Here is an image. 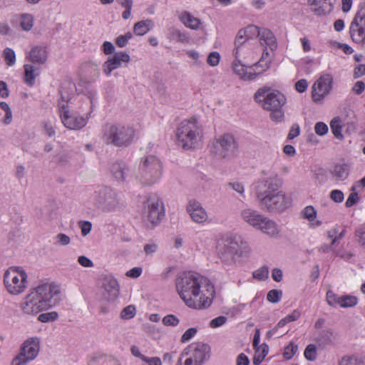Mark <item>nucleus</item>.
<instances>
[{"mask_svg":"<svg viewBox=\"0 0 365 365\" xmlns=\"http://www.w3.org/2000/svg\"><path fill=\"white\" fill-rule=\"evenodd\" d=\"M241 216L245 222L255 228H257L264 217L258 211L250 208L243 210Z\"/></svg>","mask_w":365,"mask_h":365,"instance_id":"393cba45","label":"nucleus"},{"mask_svg":"<svg viewBox=\"0 0 365 365\" xmlns=\"http://www.w3.org/2000/svg\"><path fill=\"white\" fill-rule=\"evenodd\" d=\"M60 113L63 124L71 130H80L87 123V119L71 114L68 106L60 103Z\"/></svg>","mask_w":365,"mask_h":365,"instance_id":"2eb2a0df","label":"nucleus"},{"mask_svg":"<svg viewBox=\"0 0 365 365\" xmlns=\"http://www.w3.org/2000/svg\"><path fill=\"white\" fill-rule=\"evenodd\" d=\"M268 269L262 267L253 272V277L259 280H264L268 277Z\"/></svg>","mask_w":365,"mask_h":365,"instance_id":"603ef678","label":"nucleus"},{"mask_svg":"<svg viewBox=\"0 0 365 365\" xmlns=\"http://www.w3.org/2000/svg\"><path fill=\"white\" fill-rule=\"evenodd\" d=\"M308 3L312 6L318 7L315 9L317 14H321L327 9V6L322 2H320V0H308Z\"/></svg>","mask_w":365,"mask_h":365,"instance_id":"0e129e2a","label":"nucleus"},{"mask_svg":"<svg viewBox=\"0 0 365 365\" xmlns=\"http://www.w3.org/2000/svg\"><path fill=\"white\" fill-rule=\"evenodd\" d=\"M58 317V314L56 312H51L47 313H43L41 314L38 317V320L41 322H53L56 320Z\"/></svg>","mask_w":365,"mask_h":365,"instance_id":"a18cd8bd","label":"nucleus"},{"mask_svg":"<svg viewBox=\"0 0 365 365\" xmlns=\"http://www.w3.org/2000/svg\"><path fill=\"white\" fill-rule=\"evenodd\" d=\"M102 296L108 302H114L119 295L120 287L118 281L111 275L101 278Z\"/></svg>","mask_w":365,"mask_h":365,"instance_id":"f3484780","label":"nucleus"},{"mask_svg":"<svg viewBox=\"0 0 365 365\" xmlns=\"http://www.w3.org/2000/svg\"><path fill=\"white\" fill-rule=\"evenodd\" d=\"M302 216L309 222H313L317 217V211L313 206H307L302 210Z\"/></svg>","mask_w":365,"mask_h":365,"instance_id":"ea45409f","label":"nucleus"},{"mask_svg":"<svg viewBox=\"0 0 365 365\" xmlns=\"http://www.w3.org/2000/svg\"><path fill=\"white\" fill-rule=\"evenodd\" d=\"M330 128L334 135L336 138L341 139L343 138V135L341 133L342 126L341 125L340 118L336 117L333 118L330 123Z\"/></svg>","mask_w":365,"mask_h":365,"instance_id":"e433bc0d","label":"nucleus"},{"mask_svg":"<svg viewBox=\"0 0 365 365\" xmlns=\"http://www.w3.org/2000/svg\"><path fill=\"white\" fill-rule=\"evenodd\" d=\"M359 200V195L356 190H352V192L349 195L347 198L345 205L347 207H350L354 205Z\"/></svg>","mask_w":365,"mask_h":365,"instance_id":"680f3d73","label":"nucleus"},{"mask_svg":"<svg viewBox=\"0 0 365 365\" xmlns=\"http://www.w3.org/2000/svg\"><path fill=\"white\" fill-rule=\"evenodd\" d=\"M180 19L186 27L193 30L199 29L201 25V21L199 19L186 11L180 15Z\"/></svg>","mask_w":365,"mask_h":365,"instance_id":"c85d7f7f","label":"nucleus"},{"mask_svg":"<svg viewBox=\"0 0 365 365\" xmlns=\"http://www.w3.org/2000/svg\"><path fill=\"white\" fill-rule=\"evenodd\" d=\"M242 31L245 32V34L247 36V37L249 38H252L254 36H259L261 31L259 27L254 26V25H250L247 27H246L245 29H242Z\"/></svg>","mask_w":365,"mask_h":365,"instance_id":"c03bdc74","label":"nucleus"},{"mask_svg":"<svg viewBox=\"0 0 365 365\" xmlns=\"http://www.w3.org/2000/svg\"><path fill=\"white\" fill-rule=\"evenodd\" d=\"M282 291L278 289H272L267 293V300L272 303H277L280 301L282 297Z\"/></svg>","mask_w":365,"mask_h":365,"instance_id":"8fccbe9b","label":"nucleus"},{"mask_svg":"<svg viewBox=\"0 0 365 365\" xmlns=\"http://www.w3.org/2000/svg\"><path fill=\"white\" fill-rule=\"evenodd\" d=\"M217 249L223 259H227L229 256L242 255V251L250 252L247 243L240 236L236 235L227 236L222 240V243L218 244Z\"/></svg>","mask_w":365,"mask_h":365,"instance_id":"1a4fd4ad","label":"nucleus"},{"mask_svg":"<svg viewBox=\"0 0 365 365\" xmlns=\"http://www.w3.org/2000/svg\"><path fill=\"white\" fill-rule=\"evenodd\" d=\"M248 38L245 34L242 29L240 30L235 40V48H236V53L240 54V52L247 51V41Z\"/></svg>","mask_w":365,"mask_h":365,"instance_id":"c756f323","label":"nucleus"},{"mask_svg":"<svg viewBox=\"0 0 365 365\" xmlns=\"http://www.w3.org/2000/svg\"><path fill=\"white\" fill-rule=\"evenodd\" d=\"M259 38L262 45L268 46L272 51L277 48L276 38L270 30L262 29Z\"/></svg>","mask_w":365,"mask_h":365,"instance_id":"cd10ccee","label":"nucleus"},{"mask_svg":"<svg viewBox=\"0 0 365 365\" xmlns=\"http://www.w3.org/2000/svg\"><path fill=\"white\" fill-rule=\"evenodd\" d=\"M333 78L330 74H324L312 86V98L315 102L323 99L331 91Z\"/></svg>","mask_w":365,"mask_h":365,"instance_id":"dca6fc26","label":"nucleus"},{"mask_svg":"<svg viewBox=\"0 0 365 365\" xmlns=\"http://www.w3.org/2000/svg\"><path fill=\"white\" fill-rule=\"evenodd\" d=\"M298 350L297 345L294 344L292 342H290L284 349V351L283 353L284 357L286 359H292L296 352Z\"/></svg>","mask_w":365,"mask_h":365,"instance_id":"49530a36","label":"nucleus"},{"mask_svg":"<svg viewBox=\"0 0 365 365\" xmlns=\"http://www.w3.org/2000/svg\"><path fill=\"white\" fill-rule=\"evenodd\" d=\"M281 186L280 180L275 175H269L259 180L255 185L257 198L260 203L276 192Z\"/></svg>","mask_w":365,"mask_h":365,"instance_id":"9d476101","label":"nucleus"},{"mask_svg":"<svg viewBox=\"0 0 365 365\" xmlns=\"http://www.w3.org/2000/svg\"><path fill=\"white\" fill-rule=\"evenodd\" d=\"M328 126L323 122H318L314 125L315 133L321 136L324 135L328 132Z\"/></svg>","mask_w":365,"mask_h":365,"instance_id":"6e6d98bb","label":"nucleus"},{"mask_svg":"<svg viewBox=\"0 0 365 365\" xmlns=\"http://www.w3.org/2000/svg\"><path fill=\"white\" fill-rule=\"evenodd\" d=\"M259 204L264 209L269 211H283L290 205V200L283 192L279 191Z\"/></svg>","mask_w":365,"mask_h":365,"instance_id":"ddd939ff","label":"nucleus"},{"mask_svg":"<svg viewBox=\"0 0 365 365\" xmlns=\"http://www.w3.org/2000/svg\"><path fill=\"white\" fill-rule=\"evenodd\" d=\"M255 100L262 107L270 111L271 120L281 122L284 117L282 107L285 105L287 99L279 91L264 87L257 90L255 94Z\"/></svg>","mask_w":365,"mask_h":365,"instance_id":"f03ea898","label":"nucleus"},{"mask_svg":"<svg viewBox=\"0 0 365 365\" xmlns=\"http://www.w3.org/2000/svg\"><path fill=\"white\" fill-rule=\"evenodd\" d=\"M256 229L271 238H277L280 235V230L278 225L273 220L264 216Z\"/></svg>","mask_w":365,"mask_h":365,"instance_id":"412c9836","label":"nucleus"},{"mask_svg":"<svg viewBox=\"0 0 365 365\" xmlns=\"http://www.w3.org/2000/svg\"><path fill=\"white\" fill-rule=\"evenodd\" d=\"M358 303V298L353 295L341 296L339 306L342 308L352 307Z\"/></svg>","mask_w":365,"mask_h":365,"instance_id":"c9c22d12","label":"nucleus"},{"mask_svg":"<svg viewBox=\"0 0 365 365\" xmlns=\"http://www.w3.org/2000/svg\"><path fill=\"white\" fill-rule=\"evenodd\" d=\"M209 148L213 157L220 159L235 158L239 152L238 142L235 135L230 133L215 136Z\"/></svg>","mask_w":365,"mask_h":365,"instance_id":"20e7f679","label":"nucleus"},{"mask_svg":"<svg viewBox=\"0 0 365 365\" xmlns=\"http://www.w3.org/2000/svg\"><path fill=\"white\" fill-rule=\"evenodd\" d=\"M197 333V329L195 328H190L185 331V332L182 334L181 337V341L182 343L187 342L190 340Z\"/></svg>","mask_w":365,"mask_h":365,"instance_id":"69168bd1","label":"nucleus"},{"mask_svg":"<svg viewBox=\"0 0 365 365\" xmlns=\"http://www.w3.org/2000/svg\"><path fill=\"white\" fill-rule=\"evenodd\" d=\"M233 53L235 57V61L242 63L245 62L246 60L250 57L251 52H250L249 48L247 47V51L240 52L239 55L236 53V48H234Z\"/></svg>","mask_w":365,"mask_h":365,"instance_id":"5fc2aeb1","label":"nucleus"},{"mask_svg":"<svg viewBox=\"0 0 365 365\" xmlns=\"http://www.w3.org/2000/svg\"><path fill=\"white\" fill-rule=\"evenodd\" d=\"M24 68L25 70V82L28 85L32 86L36 78L34 75V66L31 64H25Z\"/></svg>","mask_w":365,"mask_h":365,"instance_id":"4c0bfd02","label":"nucleus"},{"mask_svg":"<svg viewBox=\"0 0 365 365\" xmlns=\"http://www.w3.org/2000/svg\"><path fill=\"white\" fill-rule=\"evenodd\" d=\"M350 36L357 43L365 41V14L357 11L349 26Z\"/></svg>","mask_w":365,"mask_h":365,"instance_id":"4468645a","label":"nucleus"},{"mask_svg":"<svg viewBox=\"0 0 365 365\" xmlns=\"http://www.w3.org/2000/svg\"><path fill=\"white\" fill-rule=\"evenodd\" d=\"M361 361L351 356H344L339 361V365H361Z\"/></svg>","mask_w":365,"mask_h":365,"instance_id":"3c124183","label":"nucleus"},{"mask_svg":"<svg viewBox=\"0 0 365 365\" xmlns=\"http://www.w3.org/2000/svg\"><path fill=\"white\" fill-rule=\"evenodd\" d=\"M202 137V132L195 118L185 120L177 128V143L183 150L195 149L199 145Z\"/></svg>","mask_w":365,"mask_h":365,"instance_id":"7ed1b4c3","label":"nucleus"},{"mask_svg":"<svg viewBox=\"0 0 365 365\" xmlns=\"http://www.w3.org/2000/svg\"><path fill=\"white\" fill-rule=\"evenodd\" d=\"M220 59V56L218 52H211L207 57V63L211 66L218 65Z\"/></svg>","mask_w":365,"mask_h":365,"instance_id":"4d7b16f0","label":"nucleus"},{"mask_svg":"<svg viewBox=\"0 0 365 365\" xmlns=\"http://www.w3.org/2000/svg\"><path fill=\"white\" fill-rule=\"evenodd\" d=\"M331 199L335 202H341L344 200V193L339 190H334L330 193Z\"/></svg>","mask_w":365,"mask_h":365,"instance_id":"e2e57ef3","label":"nucleus"},{"mask_svg":"<svg viewBox=\"0 0 365 365\" xmlns=\"http://www.w3.org/2000/svg\"><path fill=\"white\" fill-rule=\"evenodd\" d=\"M130 61L129 55L123 51L115 53L114 55L103 64V71L107 75L114 69L121 66L122 62L128 63Z\"/></svg>","mask_w":365,"mask_h":365,"instance_id":"aec40b11","label":"nucleus"},{"mask_svg":"<svg viewBox=\"0 0 365 365\" xmlns=\"http://www.w3.org/2000/svg\"><path fill=\"white\" fill-rule=\"evenodd\" d=\"M163 322L166 326H176L178 324L179 320L175 316L170 314L165 317Z\"/></svg>","mask_w":365,"mask_h":365,"instance_id":"338daca9","label":"nucleus"},{"mask_svg":"<svg viewBox=\"0 0 365 365\" xmlns=\"http://www.w3.org/2000/svg\"><path fill=\"white\" fill-rule=\"evenodd\" d=\"M136 309L134 305H128L123 309L120 312V318L123 319H130L135 317Z\"/></svg>","mask_w":365,"mask_h":365,"instance_id":"a19ab883","label":"nucleus"},{"mask_svg":"<svg viewBox=\"0 0 365 365\" xmlns=\"http://www.w3.org/2000/svg\"><path fill=\"white\" fill-rule=\"evenodd\" d=\"M202 277V275L196 272H186L181 274L176 279V291L187 306H188L190 301L194 296Z\"/></svg>","mask_w":365,"mask_h":365,"instance_id":"423d86ee","label":"nucleus"},{"mask_svg":"<svg viewBox=\"0 0 365 365\" xmlns=\"http://www.w3.org/2000/svg\"><path fill=\"white\" fill-rule=\"evenodd\" d=\"M135 131L132 127L125 125H110L105 133L107 144L116 147H128L133 141Z\"/></svg>","mask_w":365,"mask_h":365,"instance_id":"6e6552de","label":"nucleus"},{"mask_svg":"<svg viewBox=\"0 0 365 365\" xmlns=\"http://www.w3.org/2000/svg\"><path fill=\"white\" fill-rule=\"evenodd\" d=\"M138 170L136 178L143 184H150L152 180L150 161H143L140 163Z\"/></svg>","mask_w":365,"mask_h":365,"instance_id":"bb28decb","label":"nucleus"},{"mask_svg":"<svg viewBox=\"0 0 365 365\" xmlns=\"http://www.w3.org/2000/svg\"><path fill=\"white\" fill-rule=\"evenodd\" d=\"M60 288L55 284L44 283L32 289L21 303V311L36 315L55 306L59 301Z\"/></svg>","mask_w":365,"mask_h":365,"instance_id":"f257e3e1","label":"nucleus"},{"mask_svg":"<svg viewBox=\"0 0 365 365\" xmlns=\"http://www.w3.org/2000/svg\"><path fill=\"white\" fill-rule=\"evenodd\" d=\"M232 68L234 72L243 81L254 80L259 75V73L255 69L250 68L249 70H247L245 68V65L243 62L239 63L235 60L232 63Z\"/></svg>","mask_w":365,"mask_h":365,"instance_id":"5701e85b","label":"nucleus"},{"mask_svg":"<svg viewBox=\"0 0 365 365\" xmlns=\"http://www.w3.org/2000/svg\"><path fill=\"white\" fill-rule=\"evenodd\" d=\"M4 283L11 294H21L28 286L27 274L21 267H11L4 273Z\"/></svg>","mask_w":365,"mask_h":365,"instance_id":"0eeeda50","label":"nucleus"},{"mask_svg":"<svg viewBox=\"0 0 365 365\" xmlns=\"http://www.w3.org/2000/svg\"><path fill=\"white\" fill-rule=\"evenodd\" d=\"M28 58L33 63L38 65L44 64L48 58L46 48L42 46L33 47L29 52Z\"/></svg>","mask_w":365,"mask_h":365,"instance_id":"b1692460","label":"nucleus"},{"mask_svg":"<svg viewBox=\"0 0 365 365\" xmlns=\"http://www.w3.org/2000/svg\"><path fill=\"white\" fill-rule=\"evenodd\" d=\"M132 34L130 32H127L124 35H120L115 39V43L118 47H124L129 39L132 38Z\"/></svg>","mask_w":365,"mask_h":365,"instance_id":"864d4df0","label":"nucleus"},{"mask_svg":"<svg viewBox=\"0 0 365 365\" xmlns=\"http://www.w3.org/2000/svg\"><path fill=\"white\" fill-rule=\"evenodd\" d=\"M215 294L213 283L203 276L187 307L195 309H207L212 304Z\"/></svg>","mask_w":365,"mask_h":365,"instance_id":"39448f33","label":"nucleus"},{"mask_svg":"<svg viewBox=\"0 0 365 365\" xmlns=\"http://www.w3.org/2000/svg\"><path fill=\"white\" fill-rule=\"evenodd\" d=\"M272 58L269 56V53L267 51V48L264 50L262 57L259 61L255 64V66L257 68H261V70L258 71L259 75L266 70H267L271 64Z\"/></svg>","mask_w":365,"mask_h":365,"instance_id":"2f4dec72","label":"nucleus"},{"mask_svg":"<svg viewBox=\"0 0 365 365\" xmlns=\"http://www.w3.org/2000/svg\"><path fill=\"white\" fill-rule=\"evenodd\" d=\"M227 322V318L224 316L217 317L210 322L211 328H217L224 325Z\"/></svg>","mask_w":365,"mask_h":365,"instance_id":"13d9d810","label":"nucleus"},{"mask_svg":"<svg viewBox=\"0 0 365 365\" xmlns=\"http://www.w3.org/2000/svg\"><path fill=\"white\" fill-rule=\"evenodd\" d=\"M128 169L125 161H114L110 165V172L118 182H123Z\"/></svg>","mask_w":365,"mask_h":365,"instance_id":"a878e982","label":"nucleus"},{"mask_svg":"<svg viewBox=\"0 0 365 365\" xmlns=\"http://www.w3.org/2000/svg\"><path fill=\"white\" fill-rule=\"evenodd\" d=\"M45 133L50 138L53 137L56 134L54 126L49 121L42 123Z\"/></svg>","mask_w":365,"mask_h":365,"instance_id":"bf43d9fd","label":"nucleus"},{"mask_svg":"<svg viewBox=\"0 0 365 365\" xmlns=\"http://www.w3.org/2000/svg\"><path fill=\"white\" fill-rule=\"evenodd\" d=\"M153 23L151 20L140 21L135 24L133 32L135 35L143 36L152 27Z\"/></svg>","mask_w":365,"mask_h":365,"instance_id":"7c9ffc66","label":"nucleus"},{"mask_svg":"<svg viewBox=\"0 0 365 365\" xmlns=\"http://www.w3.org/2000/svg\"><path fill=\"white\" fill-rule=\"evenodd\" d=\"M95 205L104 211L113 212L118 207L119 202L116 193L111 188L106 187L99 190Z\"/></svg>","mask_w":365,"mask_h":365,"instance_id":"f8f14e48","label":"nucleus"},{"mask_svg":"<svg viewBox=\"0 0 365 365\" xmlns=\"http://www.w3.org/2000/svg\"><path fill=\"white\" fill-rule=\"evenodd\" d=\"M78 262L84 267H93V262L86 256H79L78 258Z\"/></svg>","mask_w":365,"mask_h":365,"instance_id":"774afa93","label":"nucleus"},{"mask_svg":"<svg viewBox=\"0 0 365 365\" xmlns=\"http://www.w3.org/2000/svg\"><path fill=\"white\" fill-rule=\"evenodd\" d=\"M39 351V339L31 338L26 340L21 347V352L11 361V365H25L34 359Z\"/></svg>","mask_w":365,"mask_h":365,"instance_id":"9b49d317","label":"nucleus"},{"mask_svg":"<svg viewBox=\"0 0 365 365\" xmlns=\"http://www.w3.org/2000/svg\"><path fill=\"white\" fill-rule=\"evenodd\" d=\"M301 316L300 312L298 310H294L290 314L286 316L284 318L282 319L277 323L273 331L277 330L278 328H281L285 326L287 323L297 321Z\"/></svg>","mask_w":365,"mask_h":365,"instance_id":"72a5a7b5","label":"nucleus"},{"mask_svg":"<svg viewBox=\"0 0 365 365\" xmlns=\"http://www.w3.org/2000/svg\"><path fill=\"white\" fill-rule=\"evenodd\" d=\"M255 350V355L253 359V363L255 365H259L264 360L269 351V347L267 344H262L254 349Z\"/></svg>","mask_w":365,"mask_h":365,"instance_id":"473e14b6","label":"nucleus"},{"mask_svg":"<svg viewBox=\"0 0 365 365\" xmlns=\"http://www.w3.org/2000/svg\"><path fill=\"white\" fill-rule=\"evenodd\" d=\"M187 355L202 365L210 356V348L202 342H195L183 350Z\"/></svg>","mask_w":365,"mask_h":365,"instance_id":"a211bd4d","label":"nucleus"},{"mask_svg":"<svg viewBox=\"0 0 365 365\" xmlns=\"http://www.w3.org/2000/svg\"><path fill=\"white\" fill-rule=\"evenodd\" d=\"M304 356L309 361H314L317 358V349L315 345L309 344L304 350Z\"/></svg>","mask_w":365,"mask_h":365,"instance_id":"de8ad7c7","label":"nucleus"},{"mask_svg":"<svg viewBox=\"0 0 365 365\" xmlns=\"http://www.w3.org/2000/svg\"><path fill=\"white\" fill-rule=\"evenodd\" d=\"M56 240L57 241L55 242V244L61 246L68 245L71 242L70 237L63 233L58 234L56 236Z\"/></svg>","mask_w":365,"mask_h":365,"instance_id":"052dcab7","label":"nucleus"},{"mask_svg":"<svg viewBox=\"0 0 365 365\" xmlns=\"http://www.w3.org/2000/svg\"><path fill=\"white\" fill-rule=\"evenodd\" d=\"M349 169L345 164L336 165L332 170L333 175L338 179H344L347 177Z\"/></svg>","mask_w":365,"mask_h":365,"instance_id":"58836bf2","label":"nucleus"},{"mask_svg":"<svg viewBox=\"0 0 365 365\" xmlns=\"http://www.w3.org/2000/svg\"><path fill=\"white\" fill-rule=\"evenodd\" d=\"M3 54L5 61L8 66H12L14 64L16 61V53L13 49L10 48H6Z\"/></svg>","mask_w":365,"mask_h":365,"instance_id":"37998d69","label":"nucleus"},{"mask_svg":"<svg viewBox=\"0 0 365 365\" xmlns=\"http://www.w3.org/2000/svg\"><path fill=\"white\" fill-rule=\"evenodd\" d=\"M340 299H341V296L340 297L337 296L332 291L329 290L327 292V302L329 306L335 307L336 305H339Z\"/></svg>","mask_w":365,"mask_h":365,"instance_id":"09e8293b","label":"nucleus"},{"mask_svg":"<svg viewBox=\"0 0 365 365\" xmlns=\"http://www.w3.org/2000/svg\"><path fill=\"white\" fill-rule=\"evenodd\" d=\"M177 365H200L185 351L180 354Z\"/></svg>","mask_w":365,"mask_h":365,"instance_id":"79ce46f5","label":"nucleus"},{"mask_svg":"<svg viewBox=\"0 0 365 365\" xmlns=\"http://www.w3.org/2000/svg\"><path fill=\"white\" fill-rule=\"evenodd\" d=\"M186 211L191 220L197 224H204L209 220V215L202 204L195 200H190L186 205Z\"/></svg>","mask_w":365,"mask_h":365,"instance_id":"6ab92c4d","label":"nucleus"},{"mask_svg":"<svg viewBox=\"0 0 365 365\" xmlns=\"http://www.w3.org/2000/svg\"><path fill=\"white\" fill-rule=\"evenodd\" d=\"M158 200L150 202L148 207V214L144 221L147 227L152 229L157 226L160 220V210L158 209Z\"/></svg>","mask_w":365,"mask_h":365,"instance_id":"4be33fe9","label":"nucleus"},{"mask_svg":"<svg viewBox=\"0 0 365 365\" xmlns=\"http://www.w3.org/2000/svg\"><path fill=\"white\" fill-rule=\"evenodd\" d=\"M20 26L24 31H30L34 26V17L29 14H23L20 16Z\"/></svg>","mask_w":365,"mask_h":365,"instance_id":"f704fd0d","label":"nucleus"}]
</instances>
